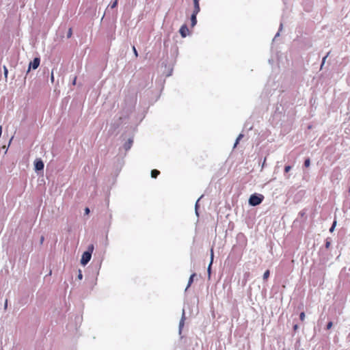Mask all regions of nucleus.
I'll use <instances>...</instances> for the list:
<instances>
[{
	"label": "nucleus",
	"mask_w": 350,
	"mask_h": 350,
	"mask_svg": "<svg viewBox=\"0 0 350 350\" xmlns=\"http://www.w3.org/2000/svg\"><path fill=\"white\" fill-rule=\"evenodd\" d=\"M93 251H94V245L92 244L88 246V251L83 252V254L82 255V257L81 259V263L83 265H85L90 260L91 256H92V253L93 252Z\"/></svg>",
	"instance_id": "f257e3e1"
},
{
	"label": "nucleus",
	"mask_w": 350,
	"mask_h": 350,
	"mask_svg": "<svg viewBox=\"0 0 350 350\" xmlns=\"http://www.w3.org/2000/svg\"><path fill=\"white\" fill-rule=\"evenodd\" d=\"M264 196L261 194H252L249 199V203L252 206H257L262 202Z\"/></svg>",
	"instance_id": "f03ea898"
},
{
	"label": "nucleus",
	"mask_w": 350,
	"mask_h": 350,
	"mask_svg": "<svg viewBox=\"0 0 350 350\" xmlns=\"http://www.w3.org/2000/svg\"><path fill=\"white\" fill-rule=\"evenodd\" d=\"M40 63V58L39 57H35L33 59V60L29 63V70H30L31 68L33 69V70L36 69L39 66Z\"/></svg>",
	"instance_id": "7ed1b4c3"
},
{
	"label": "nucleus",
	"mask_w": 350,
	"mask_h": 350,
	"mask_svg": "<svg viewBox=\"0 0 350 350\" xmlns=\"http://www.w3.org/2000/svg\"><path fill=\"white\" fill-rule=\"evenodd\" d=\"M34 165H35L36 170H38V171L42 170L44 169V166L43 161L40 159H36L35 161Z\"/></svg>",
	"instance_id": "20e7f679"
},
{
	"label": "nucleus",
	"mask_w": 350,
	"mask_h": 350,
	"mask_svg": "<svg viewBox=\"0 0 350 350\" xmlns=\"http://www.w3.org/2000/svg\"><path fill=\"white\" fill-rule=\"evenodd\" d=\"M179 32L183 38H185L189 34V29L186 25H183L180 28Z\"/></svg>",
	"instance_id": "39448f33"
},
{
	"label": "nucleus",
	"mask_w": 350,
	"mask_h": 350,
	"mask_svg": "<svg viewBox=\"0 0 350 350\" xmlns=\"http://www.w3.org/2000/svg\"><path fill=\"white\" fill-rule=\"evenodd\" d=\"M213 258H214V252H213V249L211 248V261H210V263H209V265L208 267V276L211 275V265L213 264Z\"/></svg>",
	"instance_id": "423d86ee"
},
{
	"label": "nucleus",
	"mask_w": 350,
	"mask_h": 350,
	"mask_svg": "<svg viewBox=\"0 0 350 350\" xmlns=\"http://www.w3.org/2000/svg\"><path fill=\"white\" fill-rule=\"evenodd\" d=\"M193 4H194V9H193V13L198 14L199 12L200 11L199 0H193Z\"/></svg>",
	"instance_id": "0eeeda50"
},
{
	"label": "nucleus",
	"mask_w": 350,
	"mask_h": 350,
	"mask_svg": "<svg viewBox=\"0 0 350 350\" xmlns=\"http://www.w3.org/2000/svg\"><path fill=\"white\" fill-rule=\"evenodd\" d=\"M185 312H183V317H182V319L179 323V334H180L181 332H182V329L183 328V326H184V324H185Z\"/></svg>",
	"instance_id": "6e6552de"
},
{
	"label": "nucleus",
	"mask_w": 350,
	"mask_h": 350,
	"mask_svg": "<svg viewBox=\"0 0 350 350\" xmlns=\"http://www.w3.org/2000/svg\"><path fill=\"white\" fill-rule=\"evenodd\" d=\"M198 14L192 13L191 16V27H194L197 23V18L196 16Z\"/></svg>",
	"instance_id": "1a4fd4ad"
},
{
	"label": "nucleus",
	"mask_w": 350,
	"mask_h": 350,
	"mask_svg": "<svg viewBox=\"0 0 350 350\" xmlns=\"http://www.w3.org/2000/svg\"><path fill=\"white\" fill-rule=\"evenodd\" d=\"M160 174V172L157 170H152L151 171V176L153 178H156Z\"/></svg>",
	"instance_id": "9d476101"
},
{
	"label": "nucleus",
	"mask_w": 350,
	"mask_h": 350,
	"mask_svg": "<svg viewBox=\"0 0 350 350\" xmlns=\"http://www.w3.org/2000/svg\"><path fill=\"white\" fill-rule=\"evenodd\" d=\"M196 276V273H193L191 275L189 279V281H188V284H187V286L186 288V291L187 290V288L191 286V284H192L193 281V278Z\"/></svg>",
	"instance_id": "9b49d317"
},
{
	"label": "nucleus",
	"mask_w": 350,
	"mask_h": 350,
	"mask_svg": "<svg viewBox=\"0 0 350 350\" xmlns=\"http://www.w3.org/2000/svg\"><path fill=\"white\" fill-rule=\"evenodd\" d=\"M270 272L269 270H267L263 274V280H267L269 277Z\"/></svg>",
	"instance_id": "f8f14e48"
},
{
	"label": "nucleus",
	"mask_w": 350,
	"mask_h": 350,
	"mask_svg": "<svg viewBox=\"0 0 350 350\" xmlns=\"http://www.w3.org/2000/svg\"><path fill=\"white\" fill-rule=\"evenodd\" d=\"M118 0H114L110 5L111 8L113 9L116 8V6L118 5Z\"/></svg>",
	"instance_id": "ddd939ff"
},
{
	"label": "nucleus",
	"mask_w": 350,
	"mask_h": 350,
	"mask_svg": "<svg viewBox=\"0 0 350 350\" xmlns=\"http://www.w3.org/2000/svg\"><path fill=\"white\" fill-rule=\"evenodd\" d=\"M72 28H69L68 31L67 32L66 36L68 38H70L72 37Z\"/></svg>",
	"instance_id": "4468645a"
},
{
	"label": "nucleus",
	"mask_w": 350,
	"mask_h": 350,
	"mask_svg": "<svg viewBox=\"0 0 350 350\" xmlns=\"http://www.w3.org/2000/svg\"><path fill=\"white\" fill-rule=\"evenodd\" d=\"M310 165V159H306L304 161V166L306 167H308Z\"/></svg>",
	"instance_id": "2eb2a0df"
},
{
	"label": "nucleus",
	"mask_w": 350,
	"mask_h": 350,
	"mask_svg": "<svg viewBox=\"0 0 350 350\" xmlns=\"http://www.w3.org/2000/svg\"><path fill=\"white\" fill-rule=\"evenodd\" d=\"M336 226V221L334 220L333 224H332V227L329 229V232H332L334 230V228H335Z\"/></svg>",
	"instance_id": "dca6fc26"
},
{
	"label": "nucleus",
	"mask_w": 350,
	"mask_h": 350,
	"mask_svg": "<svg viewBox=\"0 0 350 350\" xmlns=\"http://www.w3.org/2000/svg\"><path fill=\"white\" fill-rule=\"evenodd\" d=\"M242 137H243V135H242V134H240V135L238 136V137H237V140H236V142H235V144H234V147L238 144L239 141Z\"/></svg>",
	"instance_id": "f3484780"
},
{
	"label": "nucleus",
	"mask_w": 350,
	"mask_h": 350,
	"mask_svg": "<svg viewBox=\"0 0 350 350\" xmlns=\"http://www.w3.org/2000/svg\"><path fill=\"white\" fill-rule=\"evenodd\" d=\"M299 319L301 321H304L305 319V313L304 312L300 313Z\"/></svg>",
	"instance_id": "a211bd4d"
},
{
	"label": "nucleus",
	"mask_w": 350,
	"mask_h": 350,
	"mask_svg": "<svg viewBox=\"0 0 350 350\" xmlns=\"http://www.w3.org/2000/svg\"><path fill=\"white\" fill-rule=\"evenodd\" d=\"M133 53L135 54V56L136 57H138V53H137L135 46H133Z\"/></svg>",
	"instance_id": "6ab92c4d"
},
{
	"label": "nucleus",
	"mask_w": 350,
	"mask_h": 350,
	"mask_svg": "<svg viewBox=\"0 0 350 350\" xmlns=\"http://www.w3.org/2000/svg\"><path fill=\"white\" fill-rule=\"evenodd\" d=\"M333 325V323L332 321H329L327 324V329H329L332 328Z\"/></svg>",
	"instance_id": "aec40b11"
},
{
	"label": "nucleus",
	"mask_w": 350,
	"mask_h": 350,
	"mask_svg": "<svg viewBox=\"0 0 350 350\" xmlns=\"http://www.w3.org/2000/svg\"><path fill=\"white\" fill-rule=\"evenodd\" d=\"M3 70H4V75H5V77H7L8 72V69H7V68L5 66H4L3 67Z\"/></svg>",
	"instance_id": "412c9836"
},
{
	"label": "nucleus",
	"mask_w": 350,
	"mask_h": 350,
	"mask_svg": "<svg viewBox=\"0 0 350 350\" xmlns=\"http://www.w3.org/2000/svg\"><path fill=\"white\" fill-rule=\"evenodd\" d=\"M329 246H330V241H326V243H325V247H326L327 249H328V248L329 247Z\"/></svg>",
	"instance_id": "4be33fe9"
},
{
	"label": "nucleus",
	"mask_w": 350,
	"mask_h": 350,
	"mask_svg": "<svg viewBox=\"0 0 350 350\" xmlns=\"http://www.w3.org/2000/svg\"><path fill=\"white\" fill-rule=\"evenodd\" d=\"M82 277H83V275H82L81 271L79 270L78 278H79V280H81Z\"/></svg>",
	"instance_id": "5701e85b"
},
{
	"label": "nucleus",
	"mask_w": 350,
	"mask_h": 350,
	"mask_svg": "<svg viewBox=\"0 0 350 350\" xmlns=\"http://www.w3.org/2000/svg\"><path fill=\"white\" fill-rule=\"evenodd\" d=\"M89 213H90V209H89V208H88V207H87V208H85V214H88Z\"/></svg>",
	"instance_id": "b1692460"
},
{
	"label": "nucleus",
	"mask_w": 350,
	"mask_h": 350,
	"mask_svg": "<svg viewBox=\"0 0 350 350\" xmlns=\"http://www.w3.org/2000/svg\"><path fill=\"white\" fill-rule=\"evenodd\" d=\"M291 169L290 166H286V173H287Z\"/></svg>",
	"instance_id": "393cba45"
},
{
	"label": "nucleus",
	"mask_w": 350,
	"mask_h": 350,
	"mask_svg": "<svg viewBox=\"0 0 350 350\" xmlns=\"http://www.w3.org/2000/svg\"><path fill=\"white\" fill-rule=\"evenodd\" d=\"M327 55H326L325 57H323V62H322V64H324L325 61V59L327 58Z\"/></svg>",
	"instance_id": "a878e982"
},
{
	"label": "nucleus",
	"mask_w": 350,
	"mask_h": 350,
	"mask_svg": "<svg viewBox=\"0 0 350 350\" xmlns=\"http://www.w3.org/2000/svg\"><path fill=\"white\" fill-rule=\"evenodd\" d=\"M7 305H8V300H5V308H7Z\"/></svg>",
	"instance_id": "bb28decb"
},
{
	"label": "nucleus",
	"mask_w": 350,
	"mask_h": 350,
	"mask_svg": "<svg viewBox=\"0 0 350 350\" xmlns=\"http://www.w3.org/2000/svg\"><path fill=\"white\" fill-rule=\"evenodd\" d=\"M282 24L281 23L280 25L279 31H280L282 30Z\"/></svg>",
	"instance_id": "cd10ccee"
},
{
	"label": "nucleus",
	"mask_w": 350,
	"mask_h": 350,
	"mask_svg": "<svg viewBox=\"0 0 350 350\" xmlns=\"http://www.w3.org/2000/svg\"><path fill=\"white\" fill-rule=\"evenodd\" d=\"M43 241H44V237H42L41 239H40L41 243H42Z\"/></svg>",
	"instance_id": "c85d7f7f"
},
{
	"label": "nucleus",
	"mask_w": 350,
	"mask_h": 350,
	"mask_svg": "<svg viewBox=\"0 0 350 350\" xmlns=\"http://www.w3.org/2000/svg\"><path fill=\"white\" fill-rule=\"evenodd\" d=\"M278 35H279V32H278V33H277V34L275 35V38H274L273 40H275L276 37H277Z\"/></svg>",
	"instance_id": "c756f323"
},
{
	"label": "nucleus",
	"mask_w": 350,
	"mask_h": 350,
	"mask_svg": "<svg viewBox=\"0 0 350 350\" xmlns=\"http://www.w3.org/2000/svg\"><path fill=\"white\" fill-rule=\"evenodd\" d=\"M297 329V325H295L294 326V329Z\"/></svg>",
	"instance_id": "7c9ffc66"
}]
</instances>
